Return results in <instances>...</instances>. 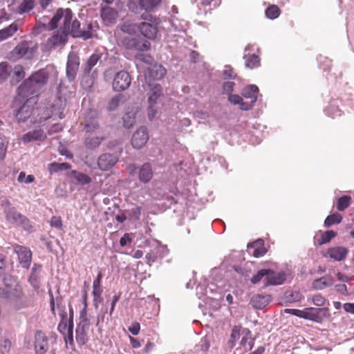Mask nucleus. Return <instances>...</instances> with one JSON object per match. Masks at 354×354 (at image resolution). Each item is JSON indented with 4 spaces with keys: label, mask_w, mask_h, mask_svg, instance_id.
Masks as SVG:
<instances>
[{
    "label": "nucleus",
    "mask_w": 354,
    "mask_h": 354,
    "mask_svg": "<svg viewBox=\"0 0 354 354\" xmlns=\"http://www.w3.org/2000/svg\"><path fill=\"white\" fill-rule=\"evenodd\" d=\"M4 287L0 288V298L8 301L12 310L18 311L28 306V299L21 286L11 275L3 277Z\"/></svg>",
    "instance_id": "nucleus-1"
},
{
    "label": "nucleus",
    "mask_w": 354,
    "mask_h": 354,
    "mask_svg": "<svg viewBox=\"0 0 354 354\" xmlns=\"http://www.w3.org/2000/svg\"><path fill=\"white\" fill-rule=\"evenodd\" d=\"M48 73L45 69L37 71L19 86L17 88L19 95L23 97L37 95L39 90L48 82Z\"/></svg>",
    "instance_id": "nucleus-2"
},
{
    "label": "nucleus",
    "mask_w": 354,
    "mask_h": 354,
    "mask_svg": "<svg viewBox=\"0 0 354 354\" xmlns=\"http://www.w3.org/2000/svg\"><path fill=\"white\" fill-rule=\"evenodd\" d=\"M34 348L36 354H46L50 346L57 344V335L52 331L47 336L41 330H36L34 336Z\"/></svg>",
    "instance_id": "nucleus-3"
},
{
    "label": "nucleus",
    "mask_w": 354,
    "mask_h": 354,
    "mask_svg": "<svg viewBox=\"0 0 354 354\" xmlns=\"http://www.w3.org/2000/svg\"><path fill=\"white\" fill-rule=\"evenodd\" d=\"M141 18L145 21L140 23L138 26L140 32L149 39H155L158 34L159 19L148 12L142 13Z\"/></svg>",
    "instance_id": "nucleus-4"
},
{
    "label": "nucleus",
    "mask_w": 354,
    "mask_h": 354,
    "mask_svg": "<svg viewBox=\"0 0 354 354\" xmlns=\"http://www.w3.org/2000/svg\"><path fill=\"white\" fill-rule=\"evenodd\" d=\"M72 17L73 12L70 8H59L56 11L49 23L47 25L44 24V26L48 30H54L57 27L60 20L63 18V26L60 28L68 30V25L72 21Z\"/></svg>",
    "instance_id": "nucleus-5"
},
{
    "label": "nucleus",
    "mask_w": 354,
    "mask_h": 354,
    "mask_svg": "<svg viewBox=\"0 0 354 354\" xmlns=\"http://www.w3.org/2000/svg\"><path fill=\"white\" fill-rule=\"evenodd\" d=\"M91 326L87 311L82 309L80 312V323L76 328V341L79 345H84L88 342V332Z\"/></svg>",
    "instance_id": "nucleus-6"
},
{
    "label": "nucleus",
    "mask_w": 354,
    "mask_h": 354,
    "mask_svg": "<svg viewBox=\"0 0 354 354\" xmlns=\"http://www.w3.org/2000/svg\"><path fill=\"white\" fill-rule=\"evenodd\" d=\"M64 30L67 35L70 34L73 37H82L84 39H91L95 35L93 31V24L91 23L87 24L86 30H82L80 28V22L76 19H73V17H72L71 24L68 25V30L64 29Z\"/></svg>",
    "instance_id": "nucleus-7"
},
{
    "label": "nucleus",
    "mask_w": 354,
    "mask_h": 354,
    "mask_svg": "<svg viewBox=\"0 0 354 354\" xmlns=\"http://www.w3.org/2000/svg\"><path fill=\"white\" fill-rule=\"evenodd\" d=\"M35 103V99L30 97L20 107L16 113V118L19 122H25L31 115H37L38 116L40 114L41 109L33 106V104Z\"/></svg>",
    "instance_id": "nucleus-8"
},
{
    "label": "nucleus",
    "mask_w": 354,
    "mask_h": 354,
    "mask_svg": "<svg viewBox=\"0 0 354 354\" xmlns=\"http://www.w3.org/2000/svg\"><path fill=\"white\" fill-rule=\"evenodd\" d=\"M66 107V100H62L61 97L57 98L55 102L50 105V113H47L45 115L41 117L39 119L35 118L33 122H41L48 118L52 117H57L58 118H64V111Z\"/></svg>",
    "instance_id": "nucleus-9"
},
{
    "label": "nucleus",
    "mask_w": 354,
    "mask_h": 354,
    "mask_svg": "<svg viewBox=\"0 0 354 354\" xmlns=\"http://www.w3.org/2000/svg\"><path fill=\"white\" fill-rule=\"evenodd\" d=\"M330 315L328 308H307L302 310L301 318L309 319L315 322L321 323L323 321V317Z\"/></svg>",
    "instance_id": "nucleus-10"
},
{
    "label": "nucleus",
    "mask_w": 354,
    "mask_h": 354,
    "mask_svg": "<svg viewBox=\"0 0 354 354\" xmlns=\"http://www.w3.org/2000/svg\"><path fill=\"white\" fill-rule=\"evenodd\" d=\"M131 82V78L129 73L124 71H119L115 75L113 81V88L117 91H122L127 89Z\"/></svg>",
    "instance_id": "nucleus-11"
},
{
    "label": "nucleus",
    "mask_w": 354,
    "mask_h": 354,
    "mask_svg": "<svg viewBox=\"0 0 354 354\" xmlns=\"http://www.w3.org/2000/svg\"><path fill=\"white\" fill-rule=\"evenodd\" d=\"M13 250L18 256V259L21 267L28 268L32 261V252L30 250L18 244L13 245Z\"/></svg>",
    "instance_id": "nucleus-12"
},
{
    "label": "nucleus",
    "mask_w": 354,
    "mask_h": 354,
    "mask_svg": "<svg viewBox=\"0 0 354 354\" xmlns=\"http://www.w3.org/2000/svg\"><path fill=\"white\" fill-rule=\"evenodd\" d=\"M118 162V157L109 153L101 154L97 160L98 168L102 171L110 170Z\"/></svg>",
    "instance_id": "nucleus-13"
},
{
    "label": "nucleus",
    "mask_w": 354,
    "mask_h": 354,
    "mask_svg": "<svg viewBox=\"0 0 354 354\" xmlns=\"http://www.w3.org/2000/svg\"><path fill=\"white\" fill-rule=\"evenodd\" d=\"M80 66V58L75 53H71L68 56L66 74L71 81L75 80Z\"/></svg>",
    "instance_id": "nucleus-14"
},
{
    "label": "nucleus",
    "mask_w": 354,
    "mask_h": 354,
    "mask_svg": "<svg viewBox=\"0 0 354 354\" xmlns=\"http://www.w3.org/2000/svg\"><path fill=\"white\" fill-rule=\"evenodd\" d=\"M149 140L147 129L145 127L139 128L132 136L131 145L136 149L144 147Z\"/></svg>",
    "instance_id": "nucleus-15"
},
{
    "label": "nucleus",
    "mask_w": 354,
    "mask_h": 354,
    "mask_svg": "<svg viewBox=\"0 0 354 354\" xmlns=\"http://www.w3.org/2000/svg\"><path fill=\"white\" fill-rule=\"evenodd\" d=\"M268 274L264 279V286L280 285L286 280L284 272H276L270 269H267Z\"/></svg>",
    "instance_id": "nucleus-16"
},
{
    "label": "nucleus",
    "mask_w": 354,
    "mask_h": 354,
    "mask_svg": "<svg viewBox=\"0 0 354 354\" xmlns=\"http://www.w3.org/2000/svg\"><path fill=\"white\" fill-rule=\"evenodd\" d=\"M100 129L95 112L91 111L84 119V129L86 133L96 132Z\"/></svg>",
    "instance_id": "nucleus-17"
},
{
    "label": "nucleus",
    "mask_w": 354,
    "mask_h": 354,
    "mask_svg": "<svg viewBox=\"0 0 354 354\" xmlns=\"http://www.w3.org/2000/svg\"><path fill=\"white\" fill-rule=\"evenodd\" d=\"M118 13L116 10L110 7L103 8L101 10V17L106 26L113 25L116 22Z\"/></svg>",
    "instance_id": "nucleus-18"
},
{
    "label": "nucleus",
    "mask_w": 354,
    "mask_h": 354,
    "mask_svg": "<svg viewBox=\"0 0 354 354\" xmlns=\"http://www.w3.org/2000/svg\"><path fill=\"white\" fill-rule=\"evenodd\" d=\"M67 34L64 29L60 28L48 39V44L50 48H55L64 44L67 41Z\"/></svg>",
    "instance_id": "nucleus-19"
},
{
    "label": "nucleus",
    "mask_w": 354,
    "mask_h": 354,
    "mask_svg": "<svg viewBox=\"0 0 354 354\" xmlns=\"http://www.w3.org/2000/svg\"><path fill=\"white\" fill-rule=\"evenodd\" d=\"M153 172L152 166L150 163L146 162L143 164L138 171V179L143 183H149L153 178Z\"/></svg>",
    "instance_id": "nucleus-20"
},
{
    "label": "nucleus",
    "mask_w": 354,
    "mask_h": 354,
    "mask_svg": "<svg viewBox=\"0 0 354 354\" xmlns=\"http://www.w3.org/2000/svg\"><path fill=\"white\" fill-rule=\"evenodd\" d=\"M30 52L29 43L26 41L20 42L12 50V56L15 59H21Z\"/></svg>",
    "instance_id": "nucleus-21"
},
{
    "label": "nucleus",
    "mask_w": 354,
    "mask_h": 354,
    "mask_svg": "<svg viewBox=\"0 0 354 354\" xmlns=\"http://www.w3.org/2000/svg\"><path fill=\"white\" fill-rule=\"evenodd\" d=\"M259 94V88L254 84H250L245 87L241 92L243 97L250 99L248 104H252V106L257 100Z\"/></svg>",
    "instance_id": "nucleus-22"
},
{
    "label": "nucleus",
    "mask_w": 354,
    "mask_h": 354,
    "mask_svg": "<svg viewBox=\"0 0 354 354\" xmlns=\"http://www.w3.org/2000/svg\"><path fill=\"white\" fill-rule=\"evenodd\" d=\"M166 74L165 68L159 64H155L147 68L145 75L153 80H160Z\"/></svg>",
    "instance_id": "nucleus-23"
},
{
    "label": "nucleus",
    "mask_w": 354,
    "mask_h": 354,
    "mask_svg": "<svg viewBox=\"0 0 354 354\" xmlns=\"http://www.w3.org/2000/svg\"><path fill=\"white\" fill-rule=\"evenodd\" d=\"M46 138L44 131L41 129L29 131L23 135L21 140L24 142H30L35 140H43Z\"/></svg>",
    "instance_id": "nucleus-24"
},
{
    "label": "nucleus",
    "mask_w": 354,
    "mask_h": 354,
    "mask_svg": "<svg viewBox=\"0 0 354 354\" xmlns=\"http://www.w3.org/2000/svg\"><path fill=\"white\" fill-rule=\"evenodd\" d=\"M6 214V221L12 224L17 225L19 222L23 217V214L17 211V209L12 207L8 209H5L4 210Z\"/></svg>",
    "instance_id": "nucleus-25"
},
{
    "label": "nucleus",
    "mask_w": 354,
    "mask_h": 354,
    "mask_svg": "<svg viewBox=\"0 0 354 354\" xmlns=\"http://www.w3.org/2000/svg\"><path fill=\"white\" fill-rule=\"evenodd\" d=\"M326 253L330 258L336 261H342L346 257L347 250L344 247H335L328 249Z\"/></svg>",
    "instance_id": "nucleus-26"
},
{
    "label": "nucleus",
    "mask_w": 354,
    "mask_h": 354,
    "mask_svg": "<svg viewBox=\"0 0 354 354\" xmlns=\"http://www.w3.org/2000/svg\"><path fill=\"white\" fill-rule=\"evenodd\" d=\"M102 55L100 53L92 54L86 60L85 64L83 66L84 73L88 75L90 73L92 68L97 64L101 59Z\"/></svg>",
    "instance_id": "nucleus-27"
},
{
    "label": "nucleus",
    "mask_w": 354,
    "mask_h": 354,
    "mask_svg": "<svg viewBox=\"0 0 354 354\" xmlns=\"http://www.w3.org/2000/svg\"><path fill=\"white\" fill-rule=\"evenodd\" d=\"M333 284V279L330 276H324L315 279L313 282V287L316 290H322L330 287Z\"/></svg>",
    "instance_id": "nucleus-28"
},
{
    "label": "nucleus",
    "mask_w": 354,
    "mask_h": 354,
    "mask_svg": "<svg viewBox=\"0 0 354 354\" xmlns=\"http://www.w3.org/2000/svg\"><path fill=\"white\" fill-rule=\"evenodd\" d=\"M270 301L268 295H257L252 299V303L254 308L257 309H263L266 307Z\"/></svg>",
    "instance_id": "nucleus-29"
},
{
    "label": "nucleus",
    "mask_w": 354,
    "mask_h": 354,
    "mask_svg": "<svg viewBox=\"0 0 354 354\" xmlns=\"http://www.w3.org/2000/svg\"><path fill=\"white\" fill-rule=\"evenodd\" d=\"M228 100L234 104H239L242 110L248 111L252 108V104H248L247 102H243V98L239 95L230 94Z\"/></svg>",
    "instance_id": "nucleus-30"
},
{
    "label": "nucleus",
    "mask_w": 354,
    "mask_h": 354,
    "mask_svg": "<svg viewBox=\"0 0 354 354\" xmlns=\"http://www.w3.org/2000/svg\"><path fill=\"white\" fill-rule=\"evenodd\" d=\"M104 140V136L86 137L84 145L87 149H94L98 147Z\"/></svg>",
    "instance_id": "nucleus-31"
},
{
    "label": "nucleus",
    "mask_w": 354,
    "mask_h": 354,
    "mask_svg": "<svg viewBox=\"0 0 354 354\" xmlns=\"http://www.w3.org/2000/svg\"><path fill=\"white\" fill-rule=\"evenodd\" d=\"M71 175L78 183L82 185L91 183V178L86 174L77 171L76 170H72Z\"/></svg>",
    "instance_id": "nucleus-32"
},
{
    "label": "nucleus",
    "mask_w": 354,
    "mask_h": 354,
    "mask_svg": "<svg viewBox=\"0 0 354 354\" xmlns=\"http://www.w3.org/2000/svg\"><path fill=\"white\" fill-rule=\"evenodd\" d=\"M17 30L18 26L15 23L10 24L2 30H0V41H3L12 36L17 31Z\"/></svg>",
    "instance_id": "nucleus-33"
},
{
    "label": "nucleus",
    "mask_w": 354,
    "mask_h": 354,
    "mask_svg": "<svg viewBox=\"0 0 354 354\" xmlns=\"http://www.w3.org/2000/svg\"><path fill=\"white\" fill-rule=\"evenodd\" d=\"M337 236V233L333 230H327L322 232L320 236L317 239L316 242L318 245H322L329 243L331 239Z\"/></svg>",
    "instance_id": "nucleus-34"
},
{
    "label": "nucleus",
    "mask_w": 354,
    "mask_h": 354,
    "mask_svg": "<svg viewBox=\"0 0 354 354\" xmlns=\"http://www.w3.org/2000/svg\"><path fill=\"white\" fill-rule=\"evenodd\" d=\"M244 58L245 59V66L247 68L252 69L260 65V59L254 54L245 55Z\"/></svg>",
    "instance_id": "nucleus-35"
},
{
    "label": "nucleus",
    "mask_w": 354,
    "mask_h": 354,
    "mask_svg": "<svg viewBox=\"0 0 354 354\" xmlns=\"http://www.w3.org/2000/svg\"><path fill=\"white\" fill-rule=\"evenodd\" d=\"M161 0H139L140 6L148 12L153 10Z\"/></svg>",
    "instance_id": "nucleus-36"
},
{
    "label": "nucleus",
    "mask_w": 354,
    "mask_h": 354,
    "mask_svg": "<svg viewBox=\"0 0 354 354\" xmlns=\"http://www.w3.org/2000/svg\"><path fill=\"white\" fill-rule=\"evenodd\" d=\"M342 216L338 213H334L328 216L324 221V226L329 227L334 224L340 223Z\"/></svg>",
    "instance_id": "nucleus-37"
},
{
    "label": "nucleus",
    "mask_w": 354,
    "mask_h": 354,
    "mask_svg": "<svg viewBox=\"0 0 354 354\" xmlns=\"http://www.w3.org/2000/svg\"><path fill=\"white\" fill-rule=\"evenodd\" d=\"M124 127L127 129L132 127L136 122V112L129 111L123 116Z\"/></svg>",
    "instance_id": "nucleus-38"
},
{
    "label": "nucleus",
    "mask_w": 354,
    "mask_h": 354,
    "mask_svg": "<svg viewBox=\"0 0 354 354\" xmlns=\"http://www.w3.org/2000/svg\"><path fill=\"white\" fill-rule=\"evenodd\" d=\"M35 7V1L33 0H22L19 6L18 12L20 14L28 12Z\"/></svg>",
    "instance_id": "nucleus-39"
},
{
    "label": "nucleus",
    "mask_w": 354,
    "mask_h": 354,
    "mask_svg": "<svg viewBox=\"0 0 354 354\" xmlns=\"http://www.w3.org/2000/svg\"><path fill=\"white\" fill-rule=\"evenodd\" d=\"M351 197L349 196H343L337 200V209L339 211H344L351 205Z\"/></svg>",
    "instance_id": "nucleus-40"
},
{
    "label": "nucleus",
    "mask_w": 354,
    "mask_h": 354,
    "mask_svg": "<svg viewBox=\"0 0 354 354\" xmlns=\"http://www.w3.org/2000/svg\"><path fill=\"white\" fill-rule=\"evenodd\" d=\"M265 12L268 18L274 19L279 16L281 10L277 6L270 5L267 8Z\"/></svg>",
    "instance_id": "nucleus-41"
},
{
    "label": "nucleus",
    "mask_w": 354,
    "mask_h": 354,
    "mask_svg": "<svg viewBox=\"0 0 354 354\" xmlns=\"http://www.w3.org/2000/svg\"><path fill=\"white\" fill-rule=\"evenodd\" d=\"M71 168V165L68 162L57 163L53 162L49 165L50 172H57L59 171L67 170Z\"/></svg>",
    "instance_id": "nucleus-42"
},
{
    "label": "nucleus",
    "mask_w": 354,
    "mask_h": 354,
    "mask_svg": "<svg viewBox=\"0 0 354 354\" xmlns=\"http://www.w3.org/2000/svg\"><path fill=\"white\" fill-rule=\"evenodd\" d=\"M25 77L24 68L21 65H16L12 69V77L17 82L21 81Z\"/></svg>",
    "instance_id": "nucleus-43"
},
{
    "label": "nucleus",
    "mask_w": 354,
    "mask_h": 354,
    "mask_svg": "<svg viewBox=\"0 0 354 354\" xmlns=\"http://www.w3.org/2000/svg\"><path fill=\"white\" fill-rule=\"evenodd\" d=\"M241 328L235 326L233 327L230 335V339L229 340V345L231 348L235 346L236 340L240 337Z\"/></svg>",
    "instance_id": "nucleus-44"
},
{
    "label": "nucleus",
    "mask_w": 354,
    "mask_h": 354,
    "mask_svg": "<svg viewBox=\"0 0 354 354\" xmlns=\"http://www.w3.org/2000/svg\"><path fill=\"white\" fill-rule=\"evenodd\" d=\"M10 75L9 65L7 62L0 63V82L6 80Z\"/></svg>",
    "instance_id": "nucleus-45"
},
{
    "label": "nucleus",
    "mask_w": 354,
    "mask_h": 354,
    "mask_svg": "<svg viewBox=\"0 0 354 354\" xmlns=\"http://www.w3.org/2000/svg\"><path fill=\"white\" fill-rule=\"evenodd\" d=\"M161 95V87L160 85H155L153 93L149 96L148 102L149 105L154 106L157 99Z\"/></svg>",
    "instance_id": "nucleus-46"
},
{
    "label": "nucleus",
    "mask_w": 354,
    "mask_h": 354,
    "mask_svg": "<svg viewBox=\"0 0 354 354\" xmlns=\"http://www.w3.org/2000/svg\"><path fill=\"white\" fill-rule=\"evenodd\" d=\"M136 38L131 37H124L122 39V45L129 50H133L136 46Z\"/></svg>",
    "instance_id": "nucleus-47"
},
{
    "label": "nucleus",
    "mask_w": 354,
    "mask_h": 354,
    "mask_svg": "<svg viewBox=\"0 0 354 354\" xmlns=\"http://www.w3.org/2000/svg\"><path fill=\"white\" fill-rule=\"evenodd\" d=\"M241 345L246 351H250L254 346V339L247 335L242 337Z\"/></svg>",
    "instance_id": "nucleus-48"
},
{
    "label": "nucleus",
    "mask_w": 354,
    "mask_h": 354,
    "mask_svg": "<svg viewBox=\"0 0 354 354\" xmlns=\"http://www.w3.org/2000/svg\"><path fill=\"white\" fill-rule=\"evenodd\" d=\"M136 46L133 50L138 51H147L150 49L151 44L147 41H141L140 39H136Z\"/></svg>",
    "instance_id": "nucleus-49"
},
{
    "label": "nucleus",
    "mask_w": 354,
    "mask_h": 354,
    "mask_svg": "<svg viewBox=\"0 0 354 354\" xmlns=\"http://www.w3.org/2000/svg\"><path fill=\"white\" fill-rule=\"evenodd\" d=\"M12 346L11 341L8 339H2L0 340V352L1 354L7 353L10 351Z\"/></svg>",
    "instance_id": "nucleus-50"
},
{
    "label": "nucleus",
    "mask_w": 354,
    "mask_h": 354,
    "mask_svg": "<svg viewBox=\"0 0 354 354\" xmlns=\"http://www.w3.org/2000/svg\"><path fill=\"white\" fill-rule=\"evenodd\" d=\"M124 95L122 94H118L113 97L109 103V109L115 110L117 109Z\"/></svg>",
    "instance_id": "nucleus-51"
},
{
    "label": "nucleus",
    "mask_w": 354,
    "mask_h": 354,
    "mask_svg": "<svg viewBox=\"0 0 354 354\" xmlns=\"http://www.w3.org/2000/svg\"><path fill=\"white\" fill-rule=\"evenodd\" d=\"M66 344H69L71 346H74L73 340V321L69 322L68 327V334L64 337Z\"/></svg>",
    "instance_id": "nucleus-52"
},
{
    "label": "nucleus",
    "mask_w": 354,
    "mask_h": 354,
    "mask_svg": "<svg viewBox=\"0 0 354 354\" xmlns=\"http://www.w3.org/2000/svg\"><path fill=\"white\" fill-rule=\"evenodd\" d=\"M35 178L33 175L30 174L26 176L24 171H21L18 176L17 180L19 183H31L34 182Z\"/></svg>",
    "instance_id": "nucleus-53"
},
{
    "label": "nucleus",
    "mask_w": 354,
    "mask_h": 354,
    "mask_svg": "<svg viewBox=\"0 0 354 354\" xmlns=\"http://www.w3.org/2000/svg\"><path fill=\"white\" fill-rule=\"evenodd\" d=\"M268 274L267 269L260 270L255 275H254L250 281L253 284H256L259 283L263 278H266V274Z\"/></svg>",
    "instance_id": "nucleus-54"
},
{
    "label": "nucleus",
    "mask_w": 354,
    "mask_h": 354,
    "mask_svg": "<svg viewBox=\"0 0 354 354\" xmlns=\"http://www.w3.org/2000/svg\"><path fill=\"white\" fill-rule=\"evenodd\" d=\"M312 302L317 306H324L326 302V299L321 294H315L312 297Z\"/></svg>",
    "instance_id": "nucleus-55"
},
{
    "label": "nucleus",
    "mask_w": 354,
    "mask_h": 354,
    "mask_svg": "<svg viewBox=\"0 0 354 354\" xmlns=\"http://www.w3.org/2000/svg\"><path fill=\"white\" fill-rule=\"evenodd\" d=\"M50 225L52 227L62 230L63 227L62 218L58 216H53L50 221Z\"/></svg>",
    "instance_id": "nucleus-56"
},
{
    "label": "nucleus",
    "mask_w": 354,
    "mask_h": 354,
    "mask_svg": "<svg viewBox=\"0 0 354 354\" xmlns=\"http://www.w3.org/2000/svg\"><path fill=\"white\" fill-rule=\"evenodd\" d=\"M19 226H21L24 228V230L30 232L32 227L31 222L30 220L25 216L24 215L19 222V224L17 225Z\"/></svg>",
    "instance_id": "nucleus-57"
},
{
    "label": "nucleus",
    "mask_w": 354,
    "mask_h": 354,
    "mask_svg": "<svg viewBox=\"0 0 354 354\" xmlns=\"http://www.w3.org/2000/svg\"><path fill=\"white\" fill-rule=\"evenodd\" d=\"M102 288L101 287V283H93V295L94 297V299H97L101 297L102 293Z\"/></svg>",
    "instance_id": "nucleus-58"
},
{
    "label": "nucleus",
    "mask_w": 354,
    "mask_h": 354,
    "mask_svg": "<svg viewBox=\"0 0 354 354\" xmlns=\"http://www.w3.org/2000/svg\"><path fill=\"white\" fill-rule=\"evenodd\" d=\"M129 331L133 335H137L140 330V325L138 322H134L128 328Z\"/></svg>",
    "instance_id": "nucleus-59"
},
{
    "label": "nucleus",
    "mask_w": 354,
    "mask_h": 354,
    "mask_svg": "<svg viewBox=\"0 0 354 354\" xmlns=\"http://www.w3.org/2000/svg\"><path fill=\"white\" fill-rule=\"evenodd\" d=\"M120 29L124 32L131 34L135 32V26L130 24H124L121 26Z\"/></svg>",
    "instance_id": "nucleus-60"
},
{
    "label": "nucleus",
    "mask_w": 354,
    "mask_h": 354,
    "mask_svg": "<svg viewBox=\"0 0 354 354\" xmlns=\"http://www.w3.org/2000/svg\"><path fill=\"white\" fill-rule=\"evenodd\" d=\"M223 74L227 78L234 79L236 77V74L234 73L233 68L230 66H225Z\"/></svg>",
    "instance_id": "nucleus-61"
},
{
    "label": "nucleus",
    "mask_w": 354,
    "mask_h": 354,
    "mask_svg": "<svg viewBox=\"0 0 354 354\" xmlns=\"http://www.w3.org/2000/svg\"><path fill=\"white\" fill-rule=\"evenodd\" d=\"M131 242L132 239L128 233L124 234V235L120 240V244L122 247L127 245L128 243H131Z\"/></svg>",
    "instance_id": "nucleus-62"
},
{
    "label": "nucleus",
    "mask_w": 354,
    "mask_h": 354,
    "mask_svg": "<svg viewBox=\"0 0 354 354\" xmlns=\"http://www.w3.org/2000/svg\"><path fill=\"white\" fill-rule=\"evenodd\" d=\"M200 345H197L195 347L196 351L199 350L203 351L205 352L207 351L209 347V344L207 342L206 339L201 340Z\"/></svg>",
    "instance_id": "nucleus-63"
},
{
    "label": "nucleus",
    "mask_w": 354,
    "mask_h": 354,
    "mask_svg": "<svg viewBox=\"0 0 354 354\" xmlns=\"http://www.w3.org/2000/svg\"><path fill=\"white\" fill-rule=\"evenodd\" d=\"M266 249L263 247L255 248L253 251L252 255L256 258H259L263 257L266 253Z\"/></svg>",
    "instance_id": "nucleus-64"
}]
</instances>
